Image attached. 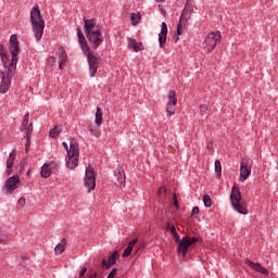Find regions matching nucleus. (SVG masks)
Listing matches in <instances>:
<instances>
[{
    "label": "nucleus",
    "instance_id": "nucleus-1",
    "mask_svg": "<svg viewBox=\"0 0 278 278\" xmlns=\"http://www.w3.org/2000/svg\"><path fill=\"white\" fill-rule=\"evenodd\" d=\"M77 36L80 49L87 56L90 77H94V75H97V71H99V56L94 55L90 51V47L88 46V41H86V37L84 36L81 28H77Z\"/></svg>",
    "mask_w": 278,
    "mask_h": 278
},
{
    "label": "nucleus",
    "instance_id": "nucleus-2",
    "mask_svg": "<svg viewBox=\"0 0 278 278\" xmlns=\"http://www.w3.org/2000/svg\"><path fill=\"white\" fill-rule=\"evenodd\" d=\"M10 51H11V60L10 55H8V52L5 51V48H3V45H0V56L1 62L3 64V58H5V63L8 66H13L16 68V63L18 62V53H21V48L18 47V38L16 35H12L10 37Z\"/></svg>",
    "mask_w": 278,
    "mask_h": 278
},
{
    "label": "nucleus",
    "instance_id": "nucleus-3",
    "mask_svg": "<svg viewBox=\"0 0 278 278\" xmlns=\"http://www.w3.org/2000/svg\"><path fill=\"white\" fill-rule=\"evenodd\" d=\"M30 23L33 34L37 42H40L42 40V34H45V20L42 18L40 9H38V7H34L30 11Z\"/></svg>",
    "mask_w": 278,
    "mask_h": 278
},
{
    "label": "nucleus",
    "instance_id": "nucleus-4",
    "mask_svg": "<svg viewBox=\"0 0 278 278\" xmlns=\"http://www.w3.org/2000/svg\"><path fill=\"white\" fill-rule=\"evenodd\" d=\"M2 60L4 71L0 70V93L5 94L8 90H10V86H12V77H14V71H16V67L8 65V63H5V56H3Z\"/></svg>",
    "mask_w": 278,
    "mask_h": 278
},
{
    "label": "nucleus",
    "instance_id": "nucleus-5",
    "mask_svg": "<svg viewBox=\"0 0 278 278\" xmlns=\"http://www.w3.org/2000/svg\"><path fill=\"white\" fill-rule=\"evenodd\" d=\"M230 201L233 210H236L238 214H249V210H247V203L242 202V193H240V189L238 187H232Z\"/></svg>",
    "mask_w": 278,
    "mask_h": 278
},
{
    "label": "nucleus",
    "instance_id": "nucleus-6",
    "mask_svg": "<svg viewBox=\"0 0 278 278\" xmlns=\"http://www.w3.org/2000/svg\"><path fill=\"white\" fill-rule=\"evenodd\" d=\"M223 40V35L219 30L208 33L206 38L204 39V49L207 53H212L214 49H216V45H218Z\"/></svg>",
    "mask_w": 278,
    "mask_h": 278
},
{
    "label": "nucleus",
    "instance_id": "nucleus-7",
    "mask_svg": "<svg viewBox=\"0 0 278 278\" xmlns=\"http://www.w3.org/2000/svg\"><path fill=\"white\" fill-rule=\"evenodd\" d=\"M84 181L88 193L97 188V172H94V167H92V165L86 167Z\"/></svg>",
    "mask_w": 278,
    "mask_h": 278
},
{
    "label": "nucleus",
    "instance_id": "nucleus-8",
    "mask_svg": "<svg viewBox=\"0 0 278 278\" xmlns=\"http://www.w3.org/2000/svg\"><path fill=\"white\" fill-rule=\"evenodd\" d=\"M192 18V10L190 9H182L179 23L177 25V30L175 33L174 42H179V36H181V27H186L188 25V21Z\"/></svg>",
    "mask_w": 278,
    "mask_h": 278
},
{
    "label": "nucleus",
    "instance_id": "nucleus-9",
    "mask_svg": "<svg viewBox=\"0 0 278 278\" xmlns=\"http://www.w3.org/2000/svg\"><path fill=\"white\" fill-rule=\"evenodd\" d=\"M88 42L92 45L93 49H99L101 45H103V33L101 31V28L97 27L94 31L88 33L85 35Z\"/></svg>",
    "mask_w": 278,
    "mask_h": 278
},
{
    "label": "nucleus",
    "instance_id": "nucleus-10",
    "mask_svg": "<svg viewBox=\"0 0 278 278\" xmlns=\"http://www.w3.org/2000/svg\"><path fill=\"white\" fill-rule=\"evenodd\" d=\"M65 164L70 170H75L79 166V150L75 146H72V152L65 157Z\"/></svg>",
    "mask_w": 278,
    "mask_h": 278
},
{
    "label": "nucleus",
    "instance_id": "nucleus-11",
    "mask_svg": "<svg viewBox=\"0 0 278 278\" xmlns=\"http://www.w3.org/2000/svg\"><path fill=\"white\" fill-rule=\"evenodd\" d=\"M253 166V161L243 159L240 163V181L244 184L251 177V168Z\"/></svg>",
    "mask_w": 278,
    "mask_h": 278
},
{
    "label": "nucleus",
    "instance_id": "nucleus-12",
    "mask_svg": "<svg viewBox=\"0 0 278 278\" xmlns=\"http://www.w3.org/2000/svg\"><path fill=\"white\" fill-rule=\"evenodd\" d=\"M18 181H21L18 175L11 176L4 182V186L2 187V192L4 194H12V192H14V190L16 189V186H18Z\"/></svg>",
    "mask_w": 278,
    "mask_h": 278
},
{
    "label": "nucleus",
    "instance_id": "nucleus-13",
    "mask_svg": "<svg viewBox=\"0 0 278 278\" xmlns=\"http://www.w3.org/2000/svg\"><path fill=\"white\" fill-rule=\"evenodd\" d=\"M176 105H177V93L175 92V90H169L167 108L165 110L167 117L175 115Z\"/></svg>",
    "mask_w": 278,
    "mask_h": 278
},
{
    "label": "nucleus",
    "instance_id": "nucleus-14",
    "mask_svg": "<svg viewBox=\"0 0 278 278\" xmlns=\"http://www.w3.org/2000/svg\"><path fill=\"white\" fill-rule=\"evenodd\" d=\"M190 247L191 244L190 241H188V236L182 237L177 248L178 255H182V257H186V255H188V249H190Z\"/></svg>",
    "mask_w": 278,
    "mask_h": 278
},
{
    "label": "nucleus",
    "instance_id": "nucleus-15",
    "mask_svg": "<svg viewBox=\"0 0 278 278\" xmlns=\"http://www.w3.org/2000/svg\"><path fill=\"white\" fill-rule=\"evenodd\" d=\"M167 37H168V25H166V22H162L161 31L159 34V46L161 49H164V45H166Z\"/></svg>",
    "mask_w": 278,
    "mask_h": 278
},
{
    "label": "nucleus",
    "instance_id": "nucleus-16",
    "mask_svg": "<svg viewBox=\"0 0 278 278\" xmlns=\"http://www.w3.org/2000/svg\"><path fill=\"white\" fill-rule=\"evenodd\" d=\"M84 21V31H85V35L87 34H91L92 31H96L97 30V20L94 18H87V17H84L83 18Z\"/></svg>",
    "mask_w": 278,
    "mask_h": 278
},
{
    "label": "nucleus",
    "instance_id": "nucleus-17",
    "mask_svg": "<svg viewBox=\"0 0 278 278\" xmlns=\"http://www.w3.org/2000/svg\"><path fill=\"white\" fill-rule=\"evenodd\" d=\"M115 179L117 186H125L127 181V177L125 176V169L123 167L117 166L115 170Z\"/></svg>",
    "mask_w": 278,
    "mask_h": 278
},
{
    "label": "nucleus",
    "instance_id": "nucleus-18",
    "mask_svg": "<svg viewBox=\"0 0 278 278\" xmlns=\"http://www.w3.org/2000/svg\"><path fill=\"white\" fill-rule=\"evenodd\" d=\"M117 258H118V252L115 251L108 257V260L105 258L102 260V266H104L106 269L112 268V266L116 264Z\"/></svg>",
    "mask_w": 278,
    "mask_h": 278
},
{
    "label": "nucleus",
    "instance_id": "nucleus-19",
    "mask_svg": "<svg viewBox=\"0 0 278 278\" xmlns=\"http://www.w3.org/2000/svg\"><path fill=\"white\" fill-rule=\"evenodd\" d=\"M245 264L250 266V268H253L254 270H256V273H261V275H268V269L263 267L262 264L260 263H254L251 260H247Z\"/></svg>",
    "mask_w": 278,
    "mask_h": 278
},
{
    "label": "nucleus",
    "instance_id": "nucleus-20",
    "mask_svg": "<svg viewBox=\"0 0 278 278\" xmlns=\"http://www.w3.org/2000/svg\"><path fill=\"white\" fill-rule=\"evenodd\" d=\"M28 129H30V134H34V124H29V113H26L22 122L21 131L27 134Z\"/></svg>",
    "mask_w": 278,
    "mask_h": 278
},
{
    "label": "nucleus",
    "instance_id": "nucleus-21",
    "mask_svg": "<svg viewBox=\"0 0 278 278\" xmlns=\"http://www.w3.org/2000/svg\"><path fill=\"white\" fill-rule=\"evenodd\" d=\"M52 170H53V163H46L41 167L40 175L43 179H49V177H51Z\"/></svg>",
    "mask_w": 278,
    "mask_h": 278
},
{
    "label": "nucleus",
    "instance_id": "nucleus-22",
    "mask_svg": "<svg viewBox=\"0 0 278 278\" xmlns=\"http://www.w3.org/2000/svg\"><path fill=\"white\" fill-rule=\"evenodd\" d=\"M128 48L134 49V51L136 53H138V51H142V49H144V47L142 46L141 42H137L136 39H132V38H128Z\"/></svg>",
    "mask_w": 278,
    "mask_h": 278
},
{
    "label": "nucleus",
    "instance_id": "nucleus-23",
    "mask_svg": "<svg viewBox=\"0 0 278 278\" xmlns=\"http://www.w3.org/2000/svg\"><path fill=\"white\" fill-rule=\"evenodd\" d=\"M73 146H74V149H76V151H79V143H77L76 141H71L70 148H68V143H66V141H63L62 147L63 149H65L67 155H71V153H73Z\"/></svg>",
    "mask_w": 278,
    "mask_h": 278
},
{
    "label": "nucleus",
    "instance_id": "nucleus-24",
    "mask_svg": "<svg viewBox=\"0 0 278 278\" xmlns=\"http://www.w3.org/2000/svg\"><path fill=\"white\" fill-rule=\"evenodd\" d=\"M66 251V238H63L54 248L55 255H62Z\"/></svg>",
    "mask_w": 278,
    "mask_h": 278
},
{
    "label": "nucleus",
    "instance_id": "nucleus-25",
    "mask_svg": "<svg viewBox=\"0 0 278 278\" xmlns=\"http://www.w3.org/2000/svg\"><path fill=\"white\" fill-rule=\"evenodd\" d=\"M59 58V62H66L68 60V55L66 54V50H64L63 46H60L56 52Z\"/></svg>",
    "mask_w": 278,
    "mask_h": 278
},
{
    "label": "nucleus",
    "instance_id": "nucleus-26",
    "mask_svg": "<svg viewBox=\"0 0 278 278\" xmlns=\"http://www.w3.org/2000/svg\"><path fill=\"white\" fill-rule=\"evenodd\" d=\"M97 127H101L103 125V111H101V108H98L96 111V121H94Z\"/></svg>",
    "mask_w": 278,
    "mask_h": 278
},
{
    "label": "nucleus",
    "instance_id": "nucleus-27",
    "mask_svg": "<svg viewBox=\"0 0 278 278\" xmlns=\"http://www.w3.org/2000/svg\"><path fill=\"white\" fill-rule=\"evenodd\" d=\"M223 175V165L220 164L219 160L215 161V177L216 179H220Z\"/></svg>",
    "mask_w": 278,
    "mask_h": 278
},
{
    "label": "nucleus",
    "instance_id": "nucleus-28",
    "mask_svg": "<svg viewBox=\"0 0 278 278\" xmlns=\"http://www.w3.org/2000/svg\"><path fill=\"white\" fill-rule=\"evenodd\" d=\"M62 134V125L61 126H54L52 129L49 131L50 138H58Z\"/></svg>",
    "mask_w": 278,
    "mask_h": 278
},
{
    "label": "nucleus",
    "instance_id": "nucleus-29",
    "mask_svg": "<svg viewBox=\"0 0 278 278\" xmlns=\"http://www.w3.org/2000/svg\"><path fill=\"white\" fill-rule=\"evenodd\" d=\"M14 160H16V152L13 151L9 154L7 159V168H12L14 166Z\"/></svg>",
    "mask_w": 278,
    "mask_h": 278
},
{
    "label": "nucleus",
    "instance_id": "nucleus-30",
    "mask_svg": "<svg viewBox=\"0 0 278 278\" xmlns=\"http://www.w3.org/2000/svg\"><path fill=\"white\" fill-rule=\"evenodd\" d=\"M130 20L132 21L131 25L134 27H136V25H138V21H140V14H138V13H130Z\"/></svg>",
    "mask_w": 278,
    "mask_h": 278
},
{
    "label": "nucleus",
    "instance_id": "nucleus-31",
    "mask_svg": "<svg viewBox=\"0 0 278 278\" xmlns=\"http://www.w3.org/2000/svg\"><path fill=\"white\" fill-rule=\"evenodd\" d=\"M31 129H28L27 132L24 135V138H26V147L31 146Z\"/></svg>",
    "mask_w": 278,
    "mask_h": 278
},
{
    "label": "nucleus",
    "instance_id": "nucleus-32",
    "mask_svg": "<svg viewBox=\"0 0 278 278\" xmlns=\"http://www.w3.org/2000/svg\"><path fill=\"white\" fill-rule=\"evenodd\" d=\"M204 207H212V198L208 194L203 197Z\"/></svg>",
    "mask_w": 278,
    "mask_h": 278
},
{
    "label": "nucleus",
    "instance_id": "nucleus-33",
    "mask_svg": "<svg viewBox=\"0 0 278 278\" xmlns=\"http://www.w3.org/2000/svg\"><path fill=\"white\" fill-rule=\"evenodd\" d=\"M166 192H168V189H166L165 186H162L157 191L159 199H162V197H166Z\"/></svg>",
    "mask_w": 278,
    "mask_h": 278
},
{
    "label": "nucleus",
    "instance_id": "nucleus-34",
    "mask_svg": "<svg viewBox=\"0 0 278 278\" xmlns=\"http://www.w3.org/2000/svg\"><path fill=\"white\" fill-rule=\"evenodd\" d=\"M193 0H187L186 1V3H185V7H184V9L185 10H193V8H194V4H193V2H192Z\"/></svg>",
    "mask_w": 278,
    "mask_h": 278
},
{
    "label": "nucleus",
    "instance_id": "nucleus-35",
    "mask_svg": "<svg viewBox=\"0 0 278 278\" xmlns=\"http://www.w3.org/2000/svg\"><path fill=\"white\" fill-rule=\"evenodd\" d=\"M207 114V104L200 105V116H205Z\"/></svg>",
    "mask_w": 278,
    "mask_h": 278
},
{
    "label": "nucleus",
    "instance_id": "nucleus-36",
    "mask_svg": "<svg viewBox=\"0 0 278 278\" xmlns=\"http://www.w3.org/2000/svg\"><path fill=\"white\" fill-rule=\"evenodd\" d=\"M8 242V235L0 232V244H5Z\"/></svg>",
    "mask_w": 278,
    "mask_h": 278
},
{
    "label": "nucleus",
    "instance_id": "nucleus-37",
    "mask_svg": "<svg viewBox=\"0 0 278 278\" xmlns=\"http://www.w3.org/2000/svg\"><path fill=\"white\" fill-rule=\"evenodd\" d=\"M137 243H138V238H135V239H132V240L128 243L127 248L134 251V247H136Z\"/></svg>",
    "mask_w": 278,
    "mask_h": 278
},
{
    "label": "nucleus",
    "instance_id": "nucleus-38",
    "mask_svg": "<svg viewBox=\"0 0 278 278\" xmlns=\"http://www.w3.org/2000/svg\"><path fill=\"white\" fill-rule=\"evenodd\" d=\"M131 250L130 248H126L122 254V257H129V255H131Z\"/></svg>",
    "mask_w": 278,
    "mask_h": 278
},
{
    "label": "nucleus",
    "instance_id": "nucleus-39",
    "mask_svg": "<svg viewBox=\"0 0 278 278\" xmlns=\"http://www.w3.org/2000/svg\"><path fill=\"white\" fill-rule=\"evenodd\" d=\"M174 206L176 210H179V201H177V194L174 193L173 195Z\"/></svg>",
    "mask_w": 278,
    "mask_h": 278
},
{
    "label": "nucleus",
    "instance_id": "nucleus-40",
    "mask_svg": "<svg viewBox=\"0 0 278 278\" xmlns=\"http://www.w3.org/2000/svg\"><path fill=\"white\" fill-rule=\"evenodd\" d=\"M188 241L192 247V244H197V242H199V239L197 237H192V238L188 237Z\"/></svg>",
    "mask_w": 278,
    "mask_h": 278
},
{
    "label": "nucleus",
    "instance_id": "nucleus-41",
    "mask_svg": "<svg viewBox=\"0 0 278 278\" xmlns=\"http://www.w3.org/2000/svg\"><path fill=\"white\" fill-rule=\"evenodd\" d=\"M116 273H118V269L117 268H113L106 278H114V277H116Z\"/></svg>",
    "mask_w": 278,
    "mask_h": 278
},
{
    "label": "nucleus",
    "instance_id": "nucleus-42",
    "mask_svg": "<svg viewBox=\"0 0 278 278\" xmlns=\"http://www.w3.org/2000/svg\"><path fill=\"white\" fill-rule=\"evenodd\" d=\"M17 205L20 207H25V198H20L18 201H17Z\"/></svg>",
    "mask_w": 278,
    "mask_h": 278
},
{
    "label": "nucleus",
    "instance_id": "nucleus-43",
    "mask_svg": "<svg viewBox=\"0 0 278 278\" xmlns=\"http://www.w3.org/2000/svg\"><path fill=\"white\" fill-rule=\"evenodd\" d=\"M86 273H88V268H83L80 271H79V275H78V278H84V276L86 275Z\"/></svg>",
    "mask_w": 278,
    "mask_h": 278
},
{
    "label": "nucleus",
    "instance_id": "nucleus-44",
    "mask_svg": "<svg viewBox=\"0 0 278 278\" xmlns=\"http://www.w3.org/2000/svg\"><path fill=\"white\" fill-rule=\"evenodd\" d=\"M199 212H200L199 206H194L192 208V216H199Z\"/></svg>",
    "mask_w": 278,
    "mask_h": 278
},
{
    "label": "nucleus",
    "instance_id": "nucleus-45",
    "mask_svg": "<svg viewBox=\"0 0 278 278\" xmlns=\"http://www.w3.org/2000/svg\"><path fill=\"white\" fill-rule=\"evenodd\" d=\"M169 231H170L172 236L177 235V228H175V225L172 224V227L169 228Z\"/></svg>",
    "mask_w": 278,
    "mask_h": 278
},
{
    "label": "nucleus",
    "instance_id": "nucleus-46",
    "mask_svg": "<svg viewBox=\"0 0 278 278\" xmlns=\"http://www.w3.org/2000/svg\"><path fill=\"white\" fill-rule=\"evenodd\" d=\"M174 239H175L176 244H179L181 242V239L179 238L178 232L176 235H174Z\"/></svg>",
    "mask_w": 278,
    "mask_h": 278
},
{
    "label": "nucleus",
    "instance_id": "nucleus-47",
    "mask_svg": "<svg viewBox=\"0 0 278 278\" xmlns=\"http://www.w3.org/2000/svg\"><path fill=\"white\" fill-rule=\"evenodd\" d=\"M64 64H66V62L59 61L60 71L64 70Z\"/></svg>",
    "mask_w": 278,
    "mask_h": 278
},
{
    "label": "nucleus",
    "instance_id": "nucleus-48",
    "mask_svg": "<svg viewBox=\"0 0 278 278\" xmlns=\"http://www.w3.org/2000/svg\"><path fill=\"white\" fill-rule=\"evenodd\" d=\"M7 175H12V168H7Z\"/></svg>",
    "mask_w": 278,
    "mask_h": 278
},
{
    "label": "nucleus",
    "instance_id": "nucleus-49",
    "mask_svg": "<svg viewBox=\"0 0 278 278\" xmlns=\"http://www.w3.org/2000/svg\"><path fill=\"white\" fill-rule=\"evenodd\" d=\"M173 227V225H170V223H167V230L170 231V228Z\"/></svg>",
    "mask_w": 278,
    "mask_h": 278
},
{
    "label": "nucleus",
    "instance_id": "nucleus-50",
    "mask_svg": "<svg viewBox=\"0 0 278 278\" xmlns=\"http://www.w3.org/2000/svg\"><path fill=\"white\" fill-rule=\"evenodd\" d=\"M50 60H52V65L55 64V58L50 56Z\"/></svg>",
    "mask_w": 278,
    "mask_h": 278
},
{
    "label": "nucleus",
    "instance_id": "nucleus-51",
    "mask_svg": "<svg viewBox=\"0 0 278 278\" xmlns=\"http://www.w3.org/2000/svg\"><path fill=\"white\" fill-rule=\"evenodd\" d=\"M25 152L29 153V147H27V146L25 147Z\"/></svg>",
    "mask_w": 278,
    "mask_h": 278
},
{
    "label": "nucleus",
    "instance_id": "nucleus-52",
    "mask_svg": "<svg viewBox=\"0 0 278 278\" xmlns=\"http://www.w3.org/2000/svg\"><path fill=\"white\" fill-rule=\"evenodd\" d=\"M261 3H262V4L268 3V0H261Z\"/></svg>",
    "mask_w": 278,
    "mask_h": 278
},
{
    "label": "nucleus",
    "instance_id": "nucleus-53",
    "mask_svg": "<svg viewBox=\"0 0 278 278\" xmlns=\"http://www.w3.org/2000/svg\"><path fill=\"white\" fill-rule=\"evenodd\" d=\"M156 3H164L165 0H155Z\"/></svg>",
    "mask_w": 278,
    "mask_h": 278
},
{
    "label": "nucleus",
    "instance_id": "nucleus-54",
    "mask_svg": "<svg viewBox=\"0 0 278 278\" xmlns=\"http://www.w3.org/2000/svg\"><path fill=\"white\" fill-rule=\"evenodd\" d=\"M211 148V146H207V149H210Z\"/></svg>",
    "mask_w": 278,
    "mask_h": 278
}]
</instances>
